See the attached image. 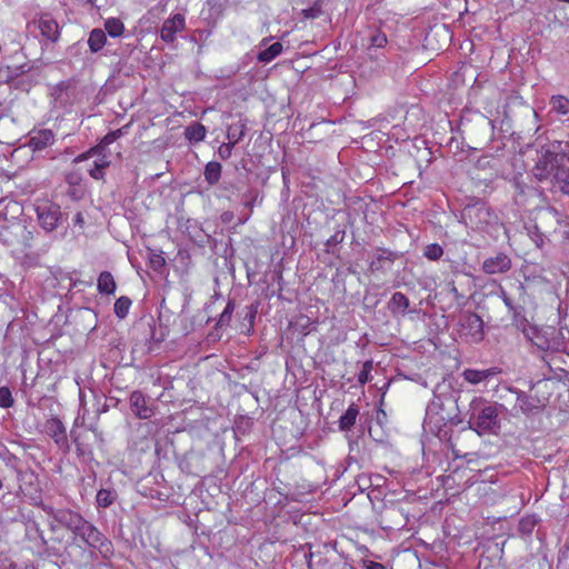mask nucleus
<instances>
[{
	"label": "nucleus",
	"instance_id": "nucleus-6",
	"mask_svg": "<svg viewBox=\"0 0 569 569\" xmlns=\"http://www.w3.org/2000/svg\"><path fill=\"white\" fill-rule=\"evenodd\" d=\"M36 212L40 226L46 231L54 230L62 217L60 206L49 200L38 202Z\"/></svg>",
	"mask_w": 569,
	"mask_h": 569
},
{
	"label": "nucleus",
	"instance_id": "nucleus-36",
	"mask_svg": "<svg viewBox=\"0 0 569 569\" xmlns=\"http://www.w3.org/2000/svg\"><path fill=\"white\" fill-rule=\"evenodd\" d=\"M297 323L301 327V332L303 335H309L312 330H315V323L311 321V319L307 316H300L297 319Z\"/></svg>",
	"mask_w": 569,
	"mask_h": 569
},
{
	"label": "nucleus",
	"instance_id": "nucleus-24",
	"mask_svg": "<svg viewBox=\"0 0 569 569\" xmlns=\"http://www.w3.org/2000/svg\"><path fill=\"white\" fill-rule=\"evenodd\" d=\"M491 375V370L465 369L462 372L463 379L471 385H478L485 381Z\"/></svg>",
	"mask_w": 569,
	"mask_h": 569
},
{
	"label": "nucleus",
	"instance_id": "nucleus-42",
	"mask_svg": "<svg viewBox=\"0 0 569 569\" xmlns=\"http://www.w3.org/2000/svg\"><path fill=\"white\" fill-rule=\"evenodd\" d=\"M127 128H128V126H124V127H122L120 129L111 131L113 133V136H114V139L117 140L120 137H122L124 134Z\"/></svg>",
	"mask_w": 569,
	"mask_h": 569
},
{
	"label": "nucleus",
	"instance_id": "nucleus-44",
	"mask_svg": "<svg viewBox=\"0 0 569 569\" xmlns=\"http://www.w3.org/2000/svg\"><path fill=\"white\" fill-rule=\"evenodd\" d=\"M74 223L82 226L84 223V219L81 212H78L74 217Z\"/></svg>",
	"mask_w": 569,
	"mask_h": 569
},
{
	"label": "nucleus",
	"instance_id": "nucleus-7",
	"mask_svg": "<svg viewBox=\"0 0 569 569\" xmlns=\"http://www.w3.org/2000/svg\"><path fill=\"white\" fill-rule=\"evenodd\" d=\"M39 506L51 516L58 523L68 528L72 532L82 523L84 518L78 512L70 509L54 508L44 503L43 500L39 501Z\"/></svg>",
	"mask_w": 569,
	"mask_h": 569
},
{
	"label": "nucleus",
	"instance_id": "nucleus-27",
	"mask_svg": "<svg viewBox=\"0 0 569 569\" xmlns=\"http://www.w3.org/2000/svg\"><path fill=\"white\" fill-rule=\"evenodd\" d=\"M539 521L540 519L538 518L537 515H527L522 517L519 521V531L522 535L530 536Z\"/></svg>",
	"mask_w": 569,
	"mask_h": 569
},
{
	"label": "nucleus",
	"instance_id": "nucleus-20",
	"mask_svg": "<svg viewBox=\"0 0 569 569\" xmlns=\"http://www.w3.org/2000/svg\"><path fill=\"white\" fill-rule=\"evenodd\" d=\"M409 299L402 292H395L388 302V309L393 313H405L409 308Z\"/></svg>",
	"mask_w": 569,
	"mask_h": 569
},
{
	"label": "nucleus",
	"instance_id": "nucleus-53",
	"mask_svg": "<svg viewBox=\"0 0 569 569\" xmlns=\"http://www.w3.org/2000/svg\"><path fill=\"white\" fill-rule=\"evenodd\" d=\"M42 543H43L44 546H47V545H48V541H47V540H44V539L42 538Z\"/></svg>",
	"mask_w": 569,
	"mask_h": 569
},
{
	"label": "nucleus",
	"instance_id": "nucleus-52",
	"mask_svg": "<svg viewBox=\"0 0 569 569\" xmlns=\"http://www.w3.org/2000/svg\"><path fill=\"white\" fill-rule=\"evenodd\" d=\"M102 493H103V491H102V490H100V491L98 492V495H97V497H96V498H97V499H100V498H101V496H102Z\"/></svg>",
	"mask_w": 569,
	"mask_h": 569
},
{
	"label": "nucleus",
	"instance_id": "nucleus-50",
	"mask_svg": "<svg viewBox=\"0 0 569 569\" xmlns=\"http://www.w3.org/2000/svg\"><path fill=\"white\" fill-rule=\"evenodd\" d=\"M4 569H18V566L16 563L11 562Z\"/></svg>",
	"mask_w": 569,
	"mask_h": 569
},
{
	"label": "nucleus",
	"instance_id": "nucleus-35",
	"mask_svg": "<svg viewBox=\"0 0 569 569\" xmlns=\"http://www.w3.org/2000/svg\"><path fill=\"white\" fill-rule=\"evenodd\" d=\"M388 43L387 36L380 31H377L370 37V47L383 48Z\"/></svg>",
	"mask_w": 569,
	"mask_h": 569
},
{
	"label": "nucleus",
	"instance_id": "nucleus-28",
	"mask_svg": "<svg viewBox=\"0 0 569 569\" xmlns=\"http://www.w3.org/2000/svg\"><path fill=\"white\" fill-rule=\"evenodd\" d=\"M551 108L555 112L561 116L569 113V99L565 96L557 94L550 99Z\"/></svg>",
	"mask_w": 569,
	"mask_h": 569
},
{
	"label": "nucleus",
	"instance_id": "nucleus-9",
	"mask_svg": "<svg viewBox=\"0 0 569 569\" xmlns=\"http://www.w3.org/2000/svg\"><path fill=\"white\" fill-rule=\"evenodd\" d=\"M186 29V17L182 13H174L164 20L160 29V38L166 43H173L177 33Z\"/></svg>",
	"mask_w": 569,
	"mask_h": 569
},
{
	"label": "nucleus",
	"instance_id": "nucleus-13",
	"mask_svg": "<svg viewBox=\"0 0 569 569\" xmlns=\"http://www.w3.org/2000/svg\"><path fill=\"white\" fill-rule=\"evenodd\" d=\"M130 406L132 412L140 419H149L153 415V410L147 406L144 395L139 390H134L131 392Z\"/></svg>",
	"mask_w": 569,
	"mask_h": 569
},
{
	"label": "nucleus",
	"instance_id": "nucleus-47",
	"mask_svg": "<svg viewBox=\"0 0 569 569\" xmlns=\"http://www.w3.org/2000/svg\"><path fill=\"white\" fill-rule=\"evenodd\" d=\"M305 558L307 560V563H308V567L311 566V558H312V552L309 551L308 553L305 555Z\"/></svg>",
	"mask_w": 569,
	"mask_h": 569
},
{
	"label": "nucleus",
	"instance_id": "nucleus-12",
	"mask_svg": "<svg viewBox=\"0 0 569 569\" xmlns=\"http://www.w3.org/2000/svg\"><path fill=\"white\" fill-rule=\"evenodd\" d=\"M38 29L41 36L52 43L57 42L60 38L59 23L49 13H41L39 16Z\"/></svg>",
	"mask_w": 569,
	"mask_h": 569
},
{
	"label": "nucleus",
	"instance_id": "nucleus-51",
	"mask_svg": "<svg viewBox=\"0 0 569 569\" xmlns=\"http://www.w3.org/2000/svg\"><path fill=\"white\" fill-rule=\"evenodd\" d=\"M432 36H433V34H432V31H431V32H429V33L427 34V37H426V41L428 42V44L430 43V40H431V37H432Z\"/></svg>",
	"mask_w": 569,
	"mask_h": 569
},
{
	"label": "nucleus",
	"instance_id": "nucleus-29",
	"mask_svg": "<svg viewBox=\"0 0 569 569\" xmlns=\"http://www.w3.org/2000/svg\"><path fill=\"white\" fill-rule=\"evenodd\" d=\"M131 306H132L131 299L129 297L121 296L114 302L113 310H114L116 316L120 319L126 318L127 315L129 313Z\"/></svg>",
	"mask_w": 569,
	"mask_h": 569
},
{
	"label": "nucleus",
	"instance_id": "nucleus-11",
	"mask_svg": "<svg viewBox=\"0 0 569 569\" xmlns=\"http://www.w3.org/2000/svg\"><path fill=\"white\" fill-rule=\"evenodd\" d=\"M511 268V259L503 252L489 257L482 262V271L486 274H498L509 271Z\"/></svg>",
	"mask_w": 569,
	"mask_h": 569
},
{
	"label": "nucleus",
	"instance_id": "nucleus-33",
	"mask_svg": "<svg viewBox=\"0 0 569 569\" xmlns=\"http://www.w3.org/2000/svg\"><path fill=\"white\" fill-rule=\"evenodd\" d=\"M372 368H373V366H372L371 360H367L363 362L362 369L358 373V382L361 386L366 385L370 380V373H371Z\"/></svg>",
	"mask_w": 569,
	"mask_h": 569
},
{
	"label": "nucleus",
	"instance_id": "nucleus-5",
	"mask_svg": "<svg viewBox=\"0 0 569 569\" xmlns=\"http://www.w3.org/2000/svg\"><path fill=\"white\" fill-rule=\"evenodd\" d=\"M401 500H388V509L385 510L378 526L386 531L403 529L409 522V513L401 506Z\"/></svg>",
	"mask_w": 569,
	"mask_h": 569
},
{
	"label": "nucleus",
	"instance_id": "nucleus-22",
	"mask_svg": "<svg viewBox=\"0 0 569 569\" xmlns=\"http://www.w3.org/2000/svg\"><path fill=\"white\" fill-rule=\"evenodd\" d=\"M282 50H283L282 43L274 42L271 46H269L267 49L260 51L257 56V59L259 62L269 63L273 59H276L278 56H280Z\"/></svg>",
	"mask_w": 569,
	"mask_h": 569
},
{
	"label": "nucleus",
	"instance_id": "nucleus-17",
	"mask_svg": "<svg viewBox=\"0 0 569 569\" xmlns=\"http://www.w3.org/2000/svg\"><path fill=\"white\" fill-rule=\"evenodd\" d=\"M98 291L103 295H113L117 289L116 280L111 272L102 271L98 277Z\"/></svg>",
	"mask_w": 569,
	"mask_h": 569
},
{
	"label": "nucleus",
	"instance_id": "nucleus-1",
	"mask_svg": "<svg viewBox=\"0 0 569 569\" xmlns=\"http://www.w3.org/2000/svg\"><path fill=\"white\" fill-rule=\"evenodd\" d=\"M499 427V412L495 406L483 407L477 417L471 418L468 429L462 430L455 438L448 440L449 447L452 450L455 458H467L473 452L469 448H461L459 440L462 438L463 432L469 430L475 431L478 436L493 432Z\"/></svg>",
	"mask_w": 569,
	"mask_h": 569
},
{
	"label": "nucleus",
	"instance_id": "nucleus-23",
	"mask_svg": "<svg viewBox=\"0 0 569 569\" xmlns=\"http://www.w3.org/2000/svg\"><path fill=\"white\" fill-rule=\"evenodd\" d=\"M221 164L217 161H210L204 168V180L210 184L214 186L221 178Z\"/></svg>",
	"mask_w": 569,
	"mask_h": 569
},
{
	"label": "nucleus",
	"instance_id": "nucleus-40",
	"mask_svg": "<svg viewBox=\"0 0 569 569\" xmlns=\"http://www.w3.org/2000/svg\"><path fill=\"white\" fill-rule=\"evenodd\" d=\"M366 569H386V567L377 561L369 560L365 562Z\"/></svg>",
	"mask_w": 569,
	"mask_h": 569
},
{
	"label": "nucleus",
	"instance_id": "nucleus-26",
	"mask_svg": "<svg viewBox=\"0 0 569 569\" xmlns=\"http://www.w3.org/2000/svg\"><path fill=\"white\" fill-rule=\"evenodd\" d=\"M246 128L247 126L243 122L229 126L227 131L228 142L236 146L244 137Z\"/></svg>",
	"mask_w": 569,
	"mask_h": 569
},
{
	"label": "nucleus",
	"instance_id": "nucleus-3",
	"mask_svg": "<svg viewBox=\"0 0 569 569\" xmlns=\"http://www.w3.org/2000/svg\"><path fill=\"white\" fill-rule=\"evenodd\" d=\"M522 332L541 351H557L562 345L560 332L553 326L527 323Z\"/></svg>",
	"mask_w": 569,
	"mask_h": 569
},
{
	"label": "nucleus",
	"instance_id": "nucleus-32",
	"mask_svg": "<svg viewBox=\"0 0 569 569\" xmlns=\"http://www.w3.org/2000/svg\"><path fill=\"white\" fill-rule=\"evenodd\" d=\"M14 403L12 393L8 387H0V407L8 409Z\"/></svg>",
	"mask_w": 569,
	"mask_h": 569
},
{
	"label": "nucleus",
	"instance_id": "nucleus-45",
	"mask_svg": "<svg viewBox=\"0 0 569 569\" xmlns=\"http://www.w3.org/2000/svg\"><path fill=\"white\" fill-rule=\"evenodd\" d=\"M330 569H353L351 566H348L347 563H338L332 565Z\"/></svg>",
	"mask_w": 569,
	"mask_h": 569
},
{
	"label": "nucleus",
	"instance_id": "nucleus-37",
	"mask_svg": "<svg viewBox=\"0 0 569 569\" xmlns=\"http://www.w3.org/2000/svg\"><path fill=\"white\" fill-rule=\"evenodd\" d=\"M149 260L150 267L156 271H159L166 266V259L161 253H152Z\"/></svg>",
	"mask_w": 569,
	"mask_h": 569
},
{
	"label": "nucleus",
	"instance_id": "nucleus-55",
	"mask_svg": "<svg viewBox=\"0 0 569 569\" xmlns=\"http://www.w3.org/2000/svg\"><path fill=\"white\" fill-rule=\"evenodd\" d=\"M569 194V192H567Z\"/></svg>",
	"mask_w": 569,
	"mask_h": 569
},
{
	"label": "nucleus",
	"instance_id": "nucleus-8",
	"mask_svg": "<svg viewBox=\"0 0 569 569\" xmlns=\"http://www.w3.org/2000/svg\"><path fill=\"white\" fill-rule=\"evenodd\" d=\"M461 336L471 342H479L483 339V321L480 316L475 312H468L461 321Z\"/></svg>",
	"mask_w": 569,
	"mask_h": 569
},
{
	"label": "nucleus",
	"instance_id": "nucleus-43",
	"mask_svg": "<svg viewBox=\"0 0 569 569\" xmlns=\"http://www.w3.org/2000/svg\"><path fill=\"white\" fill-rule=\"evenodd\" d=\"M99 508H108L111 506L113 500H97Z\"/></svg>",
	"mask_w": 569,
	"mask_h": 569
},
{
	"label": "nucleus",
	"instance_id": "nucleus-16",
	"mask_svg": "<svg viewBox=\"0 0 569 569\" xmlns=\"http://www.w3.org/2000/svg\"><path fill=\"white\" fill-rule=\"evenodd\" d=\"M54 141V134L51 130L44 129L34 132L30 138V146L34 150H42L46 147L52 144Z\"/></svg>",
	"mask_w": 569,
	"mask_h": 569
},
{
	"label": "nucleus",
	"instance_id": "nucleus-48",
	"mask_svg": "<svg viewBox=\"0 0 569 569\" xmlns=\"http://www.w3.org/2000/svg\"><path fill=\"white\" fill-rule=\"evenodd\" d=\"M48 551H51L52 555H59V549H54L52 547H47Z\"/></svg>",
	"mask_w": 569,
	"mask_h": 569
},
{
	"label": "nucleus",
	"instance_id": "nucleus-4",
	"mask_svg": "<svg viewBox=\"0 0 569 569\" xmlns=\"http://www.w3.org/2000/svg\"><path fill=\"white\" fill-rule=\"evenodd\" d=\"M74 539L80 538L88 547L98 550L103 559L113 555L112 542L86 519L73 532Z\"/></svg>",
	"mask_w": 569,
	"mask_h": 569
},
{
	"label": "nucleus",
	"instance_id": "nucleus-38",
	"mask_svg": "<svg viewBox=\"0 0 569 569\" xmlns=\"http://www.w3.org/2000/svg\"><path fill=\"white\" fill-rule=\"evenodd\" d=\"M233 144L230 142L222 143L218 149V154L221 159L227 160L231 157Z\"/></svg>",
	"mask_w": 569,
	"mask_h": 569
},
{
	"label": "nucleus",
	"instance_id": "nucleus-10",
	"mask_svg": "<svg viewBox=\"0 0 569 569\" xmlns=\"http://www.w3.org/2000/svg\"><path fill=\"white\" fill-rule=\"evenodd\" d=\"M46 433L52 438L54 443L63 450H69V441L67 430L62 421L57 417H51L44 422Z\"/></svg>",
	"mask_w": 569,
	"mask_h": 569
},
{
	"label": "nucleus",
	"instance_id": "nucleus-41",
	"mask_svg": "<svg viewBox=\"0 0 569 569\" xmlns=\"http://www.w3.org/2000/svg\"><path fill=\"white\" fill-rule=\"evenodd\" d=\"M127 128H128V126H124V127H122L120 129L111 131L113 133V136H114V139L117 140L120 137H122L124 134Z\"/></svg>",
	"mask_w": 569,
	"mask_h": 569
},
{
	"label": "nucleus",
	"instance_id": "nucleus-39",
	"mask_svg": "<svg viewBox=\"0 0 569 569\" xmlns=\"http://www.w3.org/2000/svg\"><path fill=\"white\" fill-rule=\"evenodd\" d=\"M318 11H319V10H317V9H315V8H309V9H305V10L302 11V14H303V17H305V18H307V19H315V18H317V17H318Z\"/></svg>",
	"mask_w": 569,
	"mask_h": 569
},
{
	"label": "nucleus",
	"instance_id": "nucleus-2",
	"mask_svg": "<svg viewBox=\"0 0 569 569\" xmlns=\"http://www.w3.org/2000/svg\"><path fill=\"white\" fill-rule=\"evenodd\" d=\"M562 156L547 151L533 167V176L539 180L552 179L560 183L562 192H569V171L560 163Z\"/></svg>",
	"mask_w": 569,
	"mask_h": 569
},
{
	"label": "nucleus",
	"instance_id": "nucleus-21",
	"mask_svg": "<svg viewBox=\"0 0 569 569\" xmlns=\"http://www.w3.org/2000/svg\"><path fill=\"white\" fill-rule=\"evenodd\" d=\"M207 134L206 127L199 122H193L186 127L184 137L188 141L197 143L204 140Z\"/></svg>",
	"mask_w": 569,
	"mask_h": 569
},
{
	"label": "nucleus",
	"instance_id": "nucleus-25",
	"mask_svg": "<svg viewBox=\"0 0 569 569\" xmlns=\"http://www.w3.org/2000/svg\"><path fill=\"white\" fill-rule=\"evenodd\" d=\"M124 30V23L119 18H108L104 21V32L112 38L121 37Z\"/></svg>",
	"mask_w": 569,
	"mask_h": 569
},
{
	"label": "nucleus",
	"instance_id": "nucleus-15",
	"mask_svg": "<svg viewBox=\"0 0 569 569\" xmlns=\"http://www.w3.org/2000/svg\"><path fill=\"white\" fill-rule=\"evenodd\" d=\"M97 159L93 161L92 167L88 169L89 176L94 180H103L104 171L110 166L109 156L107 153L96 154Z\"/></svg>",
	"mask_w": 569,
	"mask_h": 569
},
{
	"label": "nucleus",
	"instance_id": "nucleus-18",
	"mask_svg": "<svg viewBox=\"0 0 569 569\" xmlns=\"http://www.w3.org/2000/svg\"><path fill=\"white\" fill-rule=\"evenodd\" d=\"M107 43V36L104 30L96 28L91 30L88 38V46L91 52H99Z\"/></svg>",
	"mask_w": 569,
	"mask_h": 569
},
{
	"label": "nucleus",
	"instance_id": "nucleus-30",
	"mask_svg": "<svg viewBox=\"0 0 569 569\" xmlns=\"http://www.w3.org/2000/svg\"><path fill=\"white\" fill-rule=\"evenodd\" d=\"M442 254H443V249L438 243H430L425 247L423 256L431 261L439 260L442 257Z\"/></svg>",
	"mask_w": 569,
	"mask_h": 569
},
{
	"label": "nucleus",
	"instance_id": "nucleus-14",
	"mask_svg": "<svg viewBox=\"0 0 569 569\" xmlns=\"http://www.w3.org/2000/svg\"><path fill=\"white\" fill-rule=\"evenodd\" d=\"M116 141L114 139V136L113 133L110 131L108 132L102 139L101 141L90 148L88 151L79 154L77 158H76V162H81V161H84V160H88L90 158H93L96 154H102V153H106V149L108 146L112 144L113 142Z\"/></svg>",
	"mask_w": 569,
	"mask_h": 569
},
{
	"label": "nucleus",
	"instance_id": "nucleus-49",
	"mask_svg": "<svg viewBox=\"0 0 569 569\" xmlns=\"http://www.w3.org/2000/svg\"><path fill=\"white\" fill-rule=\"evenodd\" d=\"M254 200L246 202V207H248L250 210L253 209Z\"/></svg>",
	"mask_w": 569,
	"mask_h": 569
},
{
	"label": "nucleus",
	"instance_id": "nucleus-19",
	"mask_svg": "<svg viewBox=\"0 0 569 569\" xmlns=\"http://www.w3.org/2000/svg\"><path fill=\"white\" fill-rule=\"evenodd\" d=\"M359 415L358 407L352 403L348 407L346 412L339 419V429L341 431H349L355 426L357 417Z\"/></svg>",
	"mask_w": 569,
	"mask_h": 569
},
{
	"label": "nucleus",
	"instance_id": "nucleus-34",
	"mask_svg": "<svg viewBox=\"0 0 569 569\" xmlns=\"http://www.w3.org/2000/svg\"><path fill=\"white\" fill-rule=\"evenodd\" d=\"M234 310V302L232 300H229L227 306L224 307V310L220 315L218 325L224 326L228 325L231 321V316Z\"/></svg>",
	"mask_w": 569,
	"mask_h": 569
},
{
	"label": "nucleus",
	"instance_id": "nucleus-46",
	"mask_svg": "<svg viewBox=\"0 0 569 569\" xmlns=\"http://www.w3.org/2000/svg\"><path fill=\"white\" fill-rule=\"evenodd\" d=\"M501 296H502V299H503V302L506 303V306L511 308L512 307L511 299L507 296V293L505 291H501Z\"/></svg>",
	"mask_w": 569,
	"mask_h": 569
},
{
	"label": "nucleus",
	"instance_id": "nucleus-31",
	"mask_svg": "<svg viewBox=\"0 0 569 569\" xmlns=\"http://www.w3.org/2000/svg\"><path fill=\"white\" fill-rule=\"evenodd\" d=\"M372 511L375 513V520L379 523V519H382L385 510L388 509V500H369Z\"/></svg>",
	"mask_w": 569,
	"mask_h": 569
},
{
	"label": "nucleus",
	"instance_id": "nucleus-54",
	"mask_svg": "<svg viewBox=\"0 0 569 569\" xmlns=\"http://www.w3.org/2000/svg\"><path fill=\"white\" fill-rule=\"evenodd\" d=\"M30 569H34V567H31Z\"/></svg>",
	"mask_w": 569,
	"mask_h": 569
}]
</instances>
